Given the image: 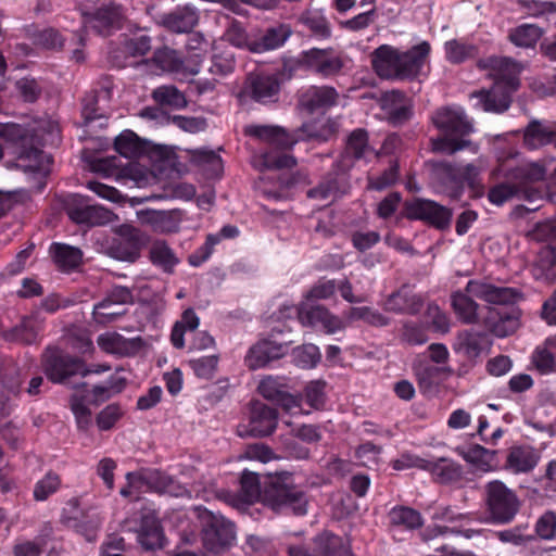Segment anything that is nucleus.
Instances as JSON below:
<instances>
[{
  "mask_svg": "<svg viewBox=\"0 0 556 556\" xmlns=\"http://www.w3.org/2000/svg\"><path fill=\"white\" fill-rule=\"evenodd\" d=\"M486 66L492 71L493 86L475 91L470 97L477 100L475 106L484 112L503 113L509 109L511 97L520 86L519 64L510 58L493 56L488 59Z\"/></svg>",
  "mask_w": 556,
  "mask_h": 556,
  "instance_id": "nucleus-1",
  "label": "nucleus"
},
{
  "mask_svg": "<svg viewBox=\"0 0 556 556\" xmlns=\"http://www.w3.org/2000/svg\"><path fill=\"white\" fill-rule=\"evenodd\" d=\"M431 47L428 41L413 46L407 51H400L388 45L378 47L371 54V64L381 78L415 79L420 74Z\"/></svg>",
  "mask_w": 556,
  "mask_h": 556,
  "instance_id": "nucleus-2",
  "label": "nucleus"
},
{
  "mask_svg": "<svg viewBox=\"0 0 556 556\" xmlns=\"http://www.w3.org/2000/svg\"><path fill=\"white\" fill-rule=\"evenodd\" d=\"M0 137L15 146L16 162L14 166L24 173L47 175L52 159L39 148L35 129H27L18 124H0Z\"/></svg>",
  "mask_w": 556,
  "mask_h": 556,
  "instance_id": "nucleus-3",
  "label": "nucleus"
},
{
  "mask_svg": "<svg viewBox=\"0 0 556 556\" xmlns=\"http://www.w3.org/2000/svg\"><path fill=\"white\" fill-rule=\"evenodd\" d=\"M268 484L265 481L264 490L261 489L258 473L243 470L240 477V490L238 493L222 490L217 493V497L238 510H245L250 505L262 498L264 503L269 505L273 510L278 509V476L270 475L267 477Z\"/></svg>",
  "mask_w": 556,
  "mask_h": 556,
  "instance_id": "nucleus-4",
  "label": "nucleus"
},
{
  "mask_svg": "<svg viewBox=\"0 0 556 556\" xmlns=\"http://www.w3.org/2000/svg\"><path fill=\"white\" fill-rule=\"evenodd\" d=\"M432 122L442 132L441 137L432 140L433 151L453 154L472 146L465 139L472 131V125L462 110L440 109L432 116Z\"/></svg>",
  "mask_w": 556,
  "mask_h": 556,
  "instance_id": "nucleus-5",
  "label": "nucleus"
},
{
  "mask_svg": "<svg viewBox=\"0 0 556 556\" xmlns=\"http://www.w3.org/2000/svg\"><path fill=\"white\" fill-rule=\"evenodd\" d=\"M478 168L473 164L454 165L447 162L431 163V180L439 192L453 200L462 197L465 186L473 191V198L483 194V187L477 185Z\"/></svg>",
  "mask_w": 556,
  "mask_h": 556,
  "instance_id": "nucleus-6",
  "label": "nucleus"
},
{
  "mask_svg": "<svg viewBox=\"0 0 556 556\" xmlns=\"http://www.w3.org/2000/svg\"><path fill=\"white\" fill-rule=\"evenodd\" d=\"M483 500L490 519L500 525L511 522L521 507L517 493L501 480H492L484 485Z\"/></svg>",
  "mask_w": 556,
  "mask_h": 556,
  "instance_id": "nucleus-7",
  "label": "nucleus"
},
{
  "mask_svg": "<svg viewBox=\"0 0 556 556\" xmlns=\"http://www.w3.org/2000/svg\"><path fill=\"white\" fill-rule=\"evenodd\" d=\"M42 366L48 379L54 383H67L74 376L86 377L90 372L81 358L56 348L46 350Z\"/></svg>",
  "mask_w": 556,
  "mask_h": 556,
  "instance_id": "nucleus-8",
  "label": "nucleus"
},
{
  "mask_svg": "<svg viewBox=\"0 0 556 556\" xmlns=\"http://www.w3.org/2000/svg\"><path fill=\"white\" fill-rule=\"evenodd\" d=\"M404 215L410 220H421L438 230H446L451 226L453 211L433 200L414 198L405 201Z\"/></svg>",
  "mask_w": 556,
  "mask_h": 556,
  "instance_id": "nucleus-9",
  "label": "nucleus"
},
{
  "mask_svg": "<svg viewBox=\"0 0 556 556\" xmlns=\"http://www.w3.org/2000/svg\"><path fill=\"white\" fill-rule=\"evenodd\" d=\"M202 520V540L206 549L219 553L232 544L236 533L231 521L210 510L203 513Z\"/></svg>",
  "mask_w": 556,
  "mask_h": 556,
  "instance_id": "nucleus-10",
  "label": "nucleus"
},
{
  "mask_svg": "<svg viewBox=\"0 0 556 556\" xmlns=\"http://www.w3.org/2000/svg\"><path fill=\"white\" fill-rule=\"evenodd\" d=\"M65 210L72 222L89 227L108 225L116 218L112 211L101 205L90 204L88 198L80 194L71 195L66 201Z\"/></svg>",
  "mask_w": 556,
  "mask_h": 556,
  "instance_id": "nucleus-11",
  "label": "nucleus"
},
{
  "mask_svg": "<svg viewBox=\"0 0 556 556\" xmlns=\"http://www.w3.org/2000/svg\"><path fill=\"white\" fill-rule=\"evenodd\" d=\"M126 480L129 481L130 486L142 484V486H147L159 494H167L174 497L191 496L186 486L157 469H150L142 473L127 472Z\"/></svg>",
  "mask_w": 556,
  "mask_h": 556,
  "instance_id": "nucleus-12",
  "label": "nucleus"
},
{
  "mask_svg": "<svg viewBox=\"0 0 556 556\" xmlns=\"http://www.w3.org/2000/svg\"><path fill=\"white\" fill-rule=\"evenodd\" d=\"M116 236L108 248L109 255L118 261L136 262L143 245L142 232L131 225L123 224L116 228Z\"/></svg>",
  "mask_w": 556,
  "mask_h": 556,
  "instance_id": "nucleus-13",
  "label": "nucleus"
},
{
  "mask_svg": "<svg viewBox=\"0 0 556 556\" xmlns=\"http://www.w3.org/2000/svg\"><path fill=\"white\" fill-rule=\"evenodd\" d=\"M466 291L486 303L503 307L515 306L523 298L519 289L497 287L481 280H469L466 285Z\"/></svg>",
  "mask_w": 556,
  "mask_h": 556,
  "instance_id": "nucleus-14",
  "label": "nucleus"
},
{
  "mask_svg": "<svg viewBox=\"0 0 556 556\" xmlns=\"http://www.w3.org/2000/svg\"><path fill=\"white\" fill-rule=\"evenodd\" d=\"M276 407L255 401L251 404L249 422L239 425L237 433L241 438L268 435L276 428Z\"/></svg>",
  "mask_w": 556,
  "mask_h": 556,
  "instance_id": "nucleus-15",
  "label": "nucleus"
},
{
  "mask_svg": "<svg viewBox=\"0 0 556 556\" xmlns=\"http://www.w3.org/2000/svg\"><path fill=\"white\" fill-rule=\"evenodd\" d=\"M348 168L344 162H336L319 184L307 191V198L316 200L336 199L345 194L350 188Z\"/></svg>",
  "mask_w": 556,
  "mask_h": 556,
  "instance_id": "nucleus-16",
  "label": "nucleus"
},
{
  "mask_svg": "<svg viewBox=\"0 0 556 556\" xmlns=\"http://www.w3.org/2000/svg\"><path fill=\"white\" fill-rule=\"evenodd\" d=\"M296 314L303 326L319 328L326 334L345 329L344 321L323 305L305 304L296 308Z\"/></svg>",
  "mask_w": 556,
  "mask_h": 556,
  "instance_id": "nucleus-17",
  "label": "nucleus"
},
{
  "mask_svg": "<svg viewBox=\"0 0 556 556\" xmlns=\"http://www.w3.org/2000/svg\"><path fill=\"white\" fill-rule=\"evenodd\" d=\"M339 101V92L334 87L308 86L298 93L299 106L309 114L325 113L336 106Z\"/></svg>",
  "mask_w": 556,
  "mask_h": 556,
  "instance_id": "nucleus-18",
  "label": "nucleus"
},
{
  "mask_svg": "<svg viewBox=\"0 0 556 556\" xmlns=\"http://www.w3.org/2000/svg\"><path fill=\"white\" fill-rule=\"evenodd\" d=\"M290 556H354L343 539L332 532L324 531L313 539V552L307 553L301 546H289Z\"/></svg>",
  "mask_w": 556,
  "mask_h": 556,
  "instance_id": "nucleus-19",
  "label": "nucleus"
},
{
  "mask_svg": "<svg viewBox=\"0 0 556 556\" xmlns=\"http://www.w3.org/2000/svg\"><path fill=\"white\" fill-rule=\"evenodd\" d=\"M303 62L311 71L324 78L338 75L344 66L342 56L333 49L313 48L303 53Z\"/></svg>",
  "mask_w": 556,
  "mask_h": 556,
  "instance_id": "nucleus-20",
  "label": "nucleus"
},
{
  "mask_svg": "<svg viewBox=\"0 0 556 556\" xmlns=\"http://www.w3.org/2000/svg\"><path fill=\"white\" fill-rule=\"evenodd\" d=\"M491 344L492 342L485 332L465 329L457 333L453 350L467 361L477 363L478 358L490 350Z\"/></svg>",
  "mask_w": 556,
  "mask_h": 556,
  "instance_id": "nucleus-21",
  "label": "nucleus"
},
{
  "mask_svg": "<svg viewBox=\"0 0 556 556\" xmlns=\"http://www.w3.org/2000/svg\"><path fill=\"white\" fill-rule=\"evenodd\" d=\"M83 15L85 27L101 36H108L112 29L119 27L123 16L121 7L113 3L103 4L92 12H84Z\"/></svg>",
  "mask_w": 556,
  "mask_h": 556,
  "instance_id": "nucleus-22",
  "label": "nucleus"
},
{
  "mask_svg": "<svg viewBox=\"0 0 556 556\" xmlns=\"http://www.w3.org/2000/svg\"><path fill=\"white\" fill-rule=\"evenodd\" d=\"M521 312L517 306L490 308L485 317V325L498 338L513 334L520 325Z\"/></svg>",
  "mask_w": 556,
  "mask_h": 556,
  "instance_id": "nucleus-23",
  "label": "nucleus"
},
{
  "mask_svg": "<svg viewBox=\"0 0 556 556\" xmlns=\"http://www.w3.org/2000/svg\"><path fill=\"white\" fill-rule=\"evenodd\" d=\"M422 307V296L417 294L409 285H403L389 294L383 303V308L394 314L417 315Z\"/></svg>",
  "mask_w": 556,
  "mask_h": 556,
  "instance_id": "nucleus-24",
  "label": "nucleus"
},
{
  "mask_svg": "<svg viewBox=\"0 0 556 556\" xmlns=\"http://www.w3.org/2000/svg\"><path fill=\"white\" fill-rule=\"evenodd\" d=\"M381 108L393 126H401L413 116L412 100L400 90L386 92L381 99Z\"/></svg>",
  "mask_w": 556,
  "mask_h": 556,
  "instance_id": "nucleus-25",
  "label": "nucleus"
},
{
  "mask_svg": "<svg viewBox=\"0 0 556 556\" xmlns=\"http://www.w3.org/2000/svg\"><path fill=\"white\" fill-rule=\"evenodd\" d=\"M375 154V149L369 144L367 130L356 128L348 136L344 151L338 162H344V167L350 169L354 161L367 160Z\"/></svg>",
  "mask_w": 556,
  "mask_h": 556,
  "instance_id": "nucleus-26",
  "label": "nucleus"
},
{
  "mask_svg": "<svg viewBox=\"0 0 556 556\" xmlns=\"http://www.w3.org/2000/svg\"><path fill=\"white\" fill-rule=\"evenodd\" d=\"M334 132V124L330 119L326 124L317 129L315 123L303 124L300 128L293 132H289L285 127H280V150L290 149L294 143L300 140L317 139L327 140Z\"/></svg>",
  "mask_w": 556,
  "mask_h": 556,
  "instance_id": "nucleus-27",
  "label": "nucleus"
},
{
  "mask_svg": "<svg viewBox=\"0 0 556 556\" xmlns=\"http://www.w3.org/2000/svg\"><path fill=\"white\" fill-rule=\"evenodd\" d=\"M278 91V77L276 74L263 75L251 74L240 92V97H250L251 99L266 103Z\"/></svg>",
  "mask_w": 556,
  "mask_h": 556,
  "instance_id": "nucleus-28",
  "label": "nucleus"
},
{
  "mask_svg": "<svg viewBox=\"0 0 556 556\" xmlns=\"http://www.w3.org/2000/svg\"><path fill=\"white\" fill-rule=\"evenodd\" d=\"M289 473L280 471V514H293L304 516L307 513V497L305 492L298 486L287 484Z\"/></svg>",
  "mask_w": 556,
  "mask_h": 556,
  "instance_id": "nucleus-29",
  "label": "nucleus"
},
{
  "mask_svg": "<svg viewBox=\"0 0 556 556\" xmlns=\"http://www.w3.org/2000/svg\"><path fill=\"white\" fill-rule=\"evenodd\" d=\"M137 540L146 551L161 549L165 546L166 539L160 521L155 516H142L140 527L137 532Z\"/></svg>",
  "mask_w": 556,
  "mask_h": 556,
  "instance_id": "nucleus-30",
  "label": "nucleus"
},
{
  "mask_svg": "<svg viewBox=\"0 0 556 556\" xmlns=\"http://www.w3.org/2000/svg\"><path fill=\"white\" fill-rule=\"evenodd\" d=\"M531 273L535 280L546 283L556 281V240L539 251Z\"/></svg>",
  "mask_w": 556,
  "mask_h": 556,
  "instance_id": "nucleus-31",
  "label": "nucleus"
},
{
  "mask_svg": "<svg viewBox=\"0 0 556 556\" xmlns=\"http://www.w3.org/2000/svg\"><path fill=\"white\" fill-rule=\"evenodd\" d=\"M523 144L529 150H536L548 144L555 147L554 122L544 123L532 119L523 130Z\"/></svg>",
  "mask_w": 556,
  "mask_h": 556,
  "instance_id": "nucleus-32",
  "label": "nucleus"
},
{
  "mask_svg": "<svg viewBox=\"0 0 556 556\" xmlns=\"http://www.w3.org/2000/svg\"><path fill=\"white\" fill-rule=\"evenodd\" d=\"M199 22L198 11L185 5L163 16V25L174 33H190Z\"/></svg>",
  "mask_w": 556,
  "mask_h": 556,
  "instance_id": "nucleus-33",
  "label": "nucleus"
},
{
  "mask_svg": "<svg viewBox=\"0 0 556 556\" xmlns=\"http://www.w3.org/2000/svg\"><path fill=\"white\" fill-rule=\"evenodd\" d=\"M41 329L42 324L36 316H27L5 331L4 338L12 342L33 344L37 342Z\"/></svg>",
  "mask_w": 556,
  "mask_h": 556,
  "instance_id": "nucleus-34",
  "label": "nucleus"
},
{
  "mask_svg": "<svg viewBox=\"0 0 556 556\" xmlns=\"http://www.w3.org/2000/svg\"><path fill=\"white\" fill-rule=\"evenodd\" d=\"M149 260L165 274H173L180 263L176 252L164 240H155L149 249Z\"/></svg>",
  "mask_w": 556,
  "mask_h": 556,
  "instance_id": "nucleus-35",
  "label": "nucleus"
},
{
  "mask_svg": "<svg viewBox=\"0 0 556 556\" xmlns=\"http://www.w3.org/2000/svg\"><path fill=\"white\" fill-rule=\"evenodd\" d=\"M539 456L531 447L515 446L509 450L505 468L514 473L529 472L538 464Z\"/></svg>",
  "mask_w": 556,
  "mask_h": 556,
  "instance_id": "nucleus-36",
  "label": "nucleus"
},
{
  "mask_svg": "<svg viewBox=\"0 0 556 556\" xmlns=\"http://www.w3.org/2000/svg\"><path fill=\"white\" fill-rule=\"evenodd\" d=\"M276 358H278V345L276 342L262 340L249 350L244 362L251 370H256L267 366L270 361Z\"/></svg>",
  "mask_w": 556,
  "mask_h": 556,
  "instance_id": "nucleus-37",
  "label": "nucleus"
},
{
  "mask_svg": "<svg viewBox=\"0 0 556 556\" xmlns=\"http://www.w3.org/2000/svg\"><path fill=\"white\" fill-rule=\"evenodd\" d=\"M467 463H470L484 471L493 469L496 451L488 450L479 444H471L468 446H458L456 448Z\"/></svg>",
  "mask_w": 556,
  "mask_h": 556,
  "instance_id": "nucleus-38",
  "label": "nucleus"
},
{
  "mask_svg": "<svg viewBox=\"0 0 556 556\" xmlns=\"http://www.w3.org/2000/svg\"><path fill=\"white\" fill-rule=\"evenodd\" d=\"M466 290L456 291L451 295L452 307L462 323L471 325L478 321V303Z\"/></svg>",
  "mask_w": 556,
  "mask_h": 556,
  "instance_id": "nucleus-39",
  "label": "nucleus"
},
{
  "mask_svg": "<svg viewBox=\"0 0 556 556\" xmlns=\"http://www.w3.org/2000/svg\"><path fill=\"white\" fill-rule=\"evenodd\" d=\"M25 378L22 368L11 359H3L0 363V382L4 390L13 396H17Z\"/></svg>",
  "mask_w": 556,
  "mask_h": 556,
  "instance_id": "nucleus-40",
  "label": "nucleus"
},
{
  "mask_svg": "<svg viewBox=\"0 0 556 556\" xmlns=\"http://www.w3.org/2000/svg\"><path fill=\"white\" fill-rule=\"evenodd\" d=\"M425 468L428 469L441 483L457 481L463 475L462 466L447 458L427 460Z\"/></svg>",
  "mask_w": 556,
  "mask_h": 556,
  "instance_id": "nucleus-41",
  "label": "nucleus"
},
{
  "mask_svg": "<svg viewBox=\"0 0 556 556\" xmlns=\"http://www.w3.org/2000/svg\"><path fill=\"white\" fill-rule=\"evenodd\" d=\"M390 525L405 530H415L424 525L421 514L408 506H394L388 514Z\"/></svg>",
  "mask_w": 556,
  "mask_h": 556,
  "instance_id": "nucleus-42",
  "label": "nucleus"
},
{
  "mask_svg": "<svg viewBox=\"0 0 556 556\" xmlns=\"http://www.w3.org/2000/svg\"><path fill=\"white\" fill-rule=\"evenodd\" d=\"M296 166V159L288 153L280 152V189L293 188L305 184L307 173L302 169L292 170Z\"/></svg>",
  "mask_w": 556,
  "mask_h": 556,
  "instance_id": "nucleus-43",
  "label": "nucleus"
},
{
  "mask_svg": "<svg viewBox=\"0 0 556 556\" xmlns=\"http://www.w3.org/2000/svg\"><path fill=\"white\" fill-rule=\"evenodd\" d=\"M291 363L301 369H314L321 361L319 348L314 343L298 345L292 349Z\"/></svg>",
  "mask_w": 556,
  "mask_h": 556,
  "instance_id": "nucleus-44",
  "label": "nucleus"
},
{
  "mask_svg": "<svg viewBox=\"0 0 556 556\" xmlns=\"http://www.w3.org/2000/svg\"><path fill=\"white\" fill-rule=\"evenodd\" d=\"M543 35V30L534 24H521L515 28H511L508 33V40L519 48H534L540 38Z\"/></svg>",
  "mask_w": 556,
  "mask_h": 556,
  "instance_id": "nucleus-45",
  "label": "nucleus"
},
{
  "mask_svg": "<svg viewBox=\"0 0 556 556\" xmlns=\"http://www.w3.org/2000/svg\"><path fill=\"white\" fill-rule=\"evenodd\" d=\"M143 216L144 220L157 232L170 233L179 229L180 218L175 212L147 211Z\"/></svg>",
  "mask_w": 556,
  "mask_h": 556,
  "instance_id": "nucleus-46",
  "label": "nucleus"
},
{
  "mask_svg": "<svg viewBox=\"0 0 556 556\" xmlns=\"http://www.w3.org/2000/svg\"><path fill=\"white\" fill-rule=\"evenodd\" d=\"M51 253L54 262L63 270L77 268L83 260V252L80 249L64 243H54L51 247Z\"/></svg>",
  "mask_w": 556,
  "mask_h": 556,
  "instance_id": "nucleus-47",
  "label": "nucleus"
},
{
  "mask_svg": "<svg viewBox=\"0 0 556 556\" xmlns=\"http://www.w3.org/2000/svg\"><path fill=\"white\" fill-rule=\"evenodd\" d=\"M114 147L116 152L127 159L137 157L144 151L140 138L131 130L121 132L114 141Z\"/></svg>",
  "mask_w": 556,
  "mask_h": 556,
  "instance_id": "nucleus-48",
  "label": "nucleus"
},
{
  "mask_svg": "<svg viewBox=\"0 0 556 556\" xmlns=\"http://www.w3.org/2000/svg\"><path fill=\"white\" fill-rule=\"evenodd\" d=\"M496 538L503 543L515 546H527L535 541V535L530 531L528 523H521L514 528L496 532Z\"/></svg>",
  "mask_w": 556,
  "mask_h": 556,
  "instance_id": "nucleus-49",
  "label": "nucleus"
},
{
  "mask_svg": "<svg viewBox=\"0 0 556 556\" xmlns=\"http://www.w3.org/2000/svg\"><path fill=\"white\" fill-rule=\"evenodd\" d=\"M446 60L453 64H459L476 56L477 47L464 41L452 39L445 42Z\"/></svg>",
  "mask_w": 556,
  "mask_h": 556,
  "instance_id": "nucleus-50",
  "label": "nucleus"
},
{
  "mask_svg": "<svg viewBox=\"0 0 556 556\" xmlns=\"http://www.w3.org/2000/svg\"><path fill=\"white\" fill-rule=\"evenodd\" d=\"M348 317L351 320H363L374 327H386L391 321L388 316L369 306L352 307Z\"/></svg>",
  "mask_w": 556,
  "mask_h": 556,
  "instance_id": "nucleus-51",
  "label": "nucleus"
},
{
  "mask_svg": "<svg viewBox=\"0 0 556 556\" xmlns=\"http://www.w3.org/2000/svg\"><path fill=\"white\" fill-rule=\"evenodd\" d=\"M300 22L318 38L326 39L331 36L330 25L327 18L319 12L307 11L301 15Z\"/></svg>",
  "mask_w": 556,
  "mask_h": 556,
  "instance_id": "nucleus-52",
  "label": "nucleus"
},
{
  "mask_svg": "<svg viewBox=\"0 0 556 556\" xmlns=\"http://www.w3.org/2000/svg\"><path fill=\"white\" fill-rule=\"evenodd\" d=\"M153 98L160 104L170 105L175 109L187 106L185 94L175 86H161L153 91Z\"/></svg>",
  "mask_w": 556,
  "mask_h": 556,
  "instance_id": "nucleus-53",
  "label": "nucleus"
},
{
  "mask_svg": "<svg viewBox=\"0 0 556 556\" xmlns=\"http://www.w3.org/2000/svg\"><path fill=\"white\" fill-rule=\"evenodd\" d=\"M326 382L323 380H312L309 381L302 393L303 400L316 410H320L324 408L326 404Z\"/></svg>",
  "mask_w": 556,
  "mask_h": 556,
  "instance_id": "nucleus-54",
  "label": "nucleus"
},
{
  "mask_svg": "<svg viewBox=\"0 0 556 556\" xmlns=\"http://www.w3.org/2000/svg\"><path fill=\"white\" fill-rule=\"evenodd\" d=\"M514 176L518 179L517 185H530L538 181H543L546 176V169L539 163H529L518 166Z\"/></svg>",
  "mask_w": 556,
  "mask_h": 556,
  "instance_id": "nucleus-55",
  "label": "nucleus"
},
{
  "mask_svg": "<svg viewBox=\"0 0 556 556\" xmlns=\"http://www.w3.org/2000/svg\"><path fill=\"white\" fill-rule=\"evenodd\" d=\"M399 179V165L396 162L390 164L388 168L377 176L368 177L367 188L369 190L382 191L393 186Z\"/></svg>",
  "mask_w": 556,
  "mask_h": 556,
  "instance_id": "nucleus-56",
  "label": "nucleus"
},
{
  "mask_svg": "<svg viewBox=\"0 0 556 556\" xmlns=\"http://www.w3.org/2000/svg\"><path fill=\"white\" fill-rule=\"evenodd\" d=\"M60 486V476L53 471H49L43 478L36 482L34 486V498L36 501H46L50 495L54 494Z\"/></svg>",
  "mask_w": 556,
  "mask_h": 556,
  "instance_id": "nucleus-57",
  "label": "nucleus"
},
{
  "mask_svg": "<svg viewBox=\"0 0 556 556\" xmlns=\"http://www.w3.org/2000/svg\"><path fill=\"white\" fill-rule=\"evenodd\" d=\"M102 523V518L97 511L87 514L83 520L74 519L73 523L68 520V525L74 527L77 532L81 533L88 541H92L96 538V532Z\"/></svg>",
  "mask_w": 556,
  "mask_h": 556,
  "instance_id": "nucleus-58",
  "label": "nucleus"
},
{
  "mask_svg": "<svg viewBox=\"0 0 556 556\" xmlns=\"http://www.w3.org/2000/svg\"><path fill=\"white\" fill-rule=\"evenodd\" d=\"M415 376L421 391H431L435 386V379L442 369L430 364H419L414 367Z\"/></svg>",
  "mask_w": 556,
  "mask_h": 556,
  "instance_id": "nucleus-59",
  "label": "nucleus"
},
{
  "mask_svg": "<svg viewBox=\"0 0 556 556\" xmlns=\"http://www.w3.org/2000/svg\"><path fill=\"white\" fill-rule=\"evenodd\" d=\"M125 314V309L121 306L110 303L108 301H101L93 306L92 315L93 319L98 324H109L115 321L117 318Z\"/></svg>",
  "mask_w": 556,
  "mask_h": 556,
  "instance_id": "nucleus-60",
  "label": "nucleus"
},
{
  "mask_svg": "<svg viewBox=\"0 0 556 556\" xmlns=\"http://www.w3.org/2000/svg\"><path fill=\"white\" fill-rule=\"evenodd\" d=\"M518 194L519 189L516 184L500 182L490 188L488 199L492 204L500 206Z\"/></svg>",
  "mask_w": 556,
  "mask_h": 556,
  "instance_id": "nucleus-61",
  "label": "nucleus"
},
{
  "mask_svg": "<svg viewBox=\"0 0 556 556\" xmlns=\"http://www.w3.org/2000/svg\"><path fill=\"white\" fill-rule=\"evenodd\" d=\"M535 540H552L556 533V514L552 510H546L539 517L535 522L534 532Z\"/></svg>",
  "mask_w": 556,
  "mask_h": 556,
  "instance_id": "nucleus-62",
  "label": "nucleus"
},
{
  "mask_svg": "<svg viewBox=\"0 0 556 556\" xmlns=\"http://www.w3.org/2000/svg\"><path fill=\"white\" fill-rule=\"evenodd\" d=\"M401 339L410 345H421L429 340L424 326L414 321H406L403 324Z\"/></svg>",
  "mask_w": 556,
  "mask_h": 556,
  "instance_id": "nucleus-63",
  "label": "nucleus"
},
{
  "mask_svg": "<svg viewBox=\"0 0 556 556\" xmlns=\"http://www.w3.org/2000/svg\"><path fill=\"white\" fill-rule=\"evenodd\" d=\"M217 364V355H210L189 361V366L192 368L197 377L203 379H211L214 376Z\"/></svg>",
  "mask_w": 556,
  "mask_h": 556,
  "instance_id": "nucleus-64",
  "label": "nucleus"
}]
</instances>
